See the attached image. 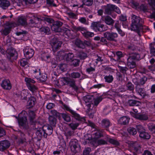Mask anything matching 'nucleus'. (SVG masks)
I'll return each instance as SVG.
<instances>
[{"instance_id": "nucleus-1", "label": "nucleus", "mask_w": 155, "mask_h": 155, "mask_svg": "<svg viewBox=\"0 0 155 155\" xmlns=\"http://www.w3.org/2000/svg\"><path fill=\"white\" fill-rule=\"evenodd\" d=\"M131 24L130 29L131 30L136 31L139 36H141L140 32L143 28V20L139 16L132 14L131 15Z\"/></svg>"}, {"instance_id": "nucleus-2", "label": "nucleus", "mask_w": 155, "mask_h": 155, "mask_svg": "<svg viewBox=\"0 0 155 155\" xmlns=\"http://www.w3.org/2000/svg\"><path fill=\"white\" fill-rule=\"evenodd\" d=\"M27 114L26 111H22L19 114L18 119V122L19 126L25 129H27L28 127L27 117L25 115H22L23 114Z\"/></svg>"}, {"instance_id": "nucleus-3", "label": "nucleus", "mask_w": 155, "mask_h": 155, "mask_svg": "<svg viewBox=\"0 0 155 155\" xmlns=\"http://www.w3.org/2000/svg\"><path fill=\"white\" fill-rule=\"evenodd\" d=\"M91 27L94 31L97 32H103L106 31L108 29V27L99 21L93 22L92 23Z\"/></svg>"}, {"instance_id": "nucleus-4", "label": "nucleus", "mask_w": 155, "mask_h": 155, "mask_svg": "<svg viewBox=\"0 0 155 155\" xmlns=\"http://www.w3.org/2000/svg\"><path fill=\"white\" fill-rule=\"evenodd\" d=\"M63 23L59 21H56L54 22L52 24L51 27V29L52 31L55 32H61L62 31H70V29L66 28H61V27Z\"/></svg>"}, {"instance_id": "nucleus-5", "label": "nucleus", "mask_w": 155, "mask_h": 155, "mask_svg": "<svg viewBox=\"0 0 155 155\" xmlns=\"http://www.w3.org/2000/svg\"><path fill=\"white\" fill-rule=\"evenodd\" d=\"M63 107L64 108L70 112L72 115L75 119L80 121L84 122L85 120V118L84 117H81L75 111L70 109L69 107L67 105L64 104Z\"/></svg>"}, {"instance_id": "nucleus-6", "label": "nucleus", "mask_w": 155, "mask_h": 155, "mask_svg": "<svg viewBox=\"0 0 155 155\" xmlns=\"http://www.w3.org/2000/svg\"><path fill=\"white\" fill-rule=\"evenodd\" d=\"M104 133V130L103 129L99 128L96 129L92 134L94 141H95L96 140L103 137Z\"/></svg>"}, {"instance_id": "nucleus-7", "label": "nucleus", "mask_w": 155, "mask_h": 155, "mask_svg": "<svg viewBox=\"0 0 155 155\" xmlns=\"http://www.w3.org/2000/svg\"><path fill=\"white\" fill-rule=\"evenodd\" d=\"M104 36L107 40L110 41H115L116 38L118 37L116 33L107 31L104 33Z\"/></svg>"}, {"instance_id": "nucleus-8", "label": "nucleus", "mask_w": 155, "mask_h": 155, "mask_svg": "<svg viewBox=\"0 0 155 155\" xmlns=\"http://www.w3.org/2000/svg\"><path fill=\"white\" fill-rule=\"evenodd\" d=\"M24 54L27 59H30L32 58L34 54V50L33 49L26 47L23 49Z\"/></svg>"}, {"instance_id": "nucleus-9", "label": "nucleus", "mask_w": 155, "mask_h": 155, "mask_svg": "<svg viewBox=\"0 0 155 155\" xmlns=\"http://www.w3.org/2000/svg\"><path fill=\"white\" fill-rule=\"evenodd\" d=\"M62 44V42L58 41L56 38H53L51 41V45L53 50L54 51H56L59 47H61Z\"/></svg>"}, {"instance_id": "nucleus-10", "label": "nucleus", "mask_w": 155, "mask_h": 155, "mask_svg": "<svg viewBox=\"0 0 155 155\" xmlns=\"http://www.w3.org/2000/svg\"><path fill=\"white\" fill-rule=\"evenodd\" d=\"M10 146V142L7 140L0 141V151H4L8 148Z\"/></svg>"}, {"instance_id": "nucleus-11", "label": "nucleus", "mask_w": 155, "mask_h": 155, "mask_svg": "<svg viewBox=\"0 0 155 155\" xmlns=\"http://www.w3.org/2000/svg\"><path fill=\"white\" fill-rule=\"evenodd\" d=\"M69 146L71 151L74 153H76L79 150V145L75 140H71L69 143Z\"/></svg>"}, {"instance_id": "nucleus-12", "label": "nucleus", "mask_w": 155, "mask_h": 155, "mask_svg": "<svg viewBox=\"0 0 155 155\" xmlns=\"http://www.w3.org/2000/svg\"><path fill=\"white\" fill-rule=\"evenodd\" d=\"M84 144L90 143L94 145L96 143V141H94L92 136L90 134H85L84 136Z\"/></svg>"}, {"instance_id": "nucleus-13", "label": "nucleus", "mask_w": 155, "mask_h": 155, "mask_svg": "<svg viewBox=\"0 0 155 155\" xmlns=\"http://www.w3.org/2000/svg\"><path fill=\"white\" fill-rule=\"evenodd\" d=\"M134 84L136 85V92L141 96L142 97H144L146 94L144 89L140 87L138 82H135Z\"/></svg>"}, {"instance_id": "nucleus-14", "label": "nucleus", "mask_w": 155, "mask_h": 155, "mask_svg": "<svg viewBox=\"0 0 155 155\" xmlns=\"http://www.w3.org/2000/svg\"><path fill=\"white\" fill-rule=\"evenodd\" d=\"M1 87L4 89L10 90L12 88V85L10 81L5 79L2 81L1 83Z\"/></svg>"}, {"instance_id": "nucleus-15", "label": "nucleus", "mask_w": 155, "mask_h": 155, "mask_svg": "<svg viewBox=\"0 0 155 155\" xmlns=\"http://www.w3.org/2000/svg\"><path fill=\"white\" fill-rule=\"evenodd\" d=\"M132 147L137 153L139 154L142 153L143 151L140 145L137 142H133L131 143Z\"/></svg>"}, {"instance_id": "nucleus-16", "label": "nucleus", "mask_w": 155, "mask_h": 155, "mask_svg": "<svg viewBox=\"0 0 155 155\" xmlns=\"http://www.w3.org/2000/svg\"><path fill=\"white\" fill-rule=\"evenodd\" d=\"M115 5L111 4H108L104 6L105 14L109 15H111L112 13L114 12V8Z\"/></svg>"}, {"instance_id": "nucleus-17", "label": "nucleus", "mask_w": 155, "mask_h": 155, "mask_svg": "<svg viewBox=\"0 0 155 155\" xmlns=\"http://www.w3.org/2000/svg\"><path fill=\"white\" fill-rule=\"evenodd\" d=\"M66 85L72 87L75 91H77L78 89V87L76 85L75 81L70 78H67Z\"/></svg>"}, {"instance_id": "nucleus-18", "label": "nucleus", "mask_w": 155, "mask_h": 155, "mask_svg": "<svg viewBox=\"0 0 155 155\" xmlns=\"http://www.w3.org/2000/svg\"><path fill=\"white\" fill-rule=\"evenodd\" d=\"M93 99V97L90 95H87L84 97V100L86 104V105L88 108V110H89L90 109L91 105V103Z\"/></svg>"}, {"instance_id": "nucleus-19", "label": "nucleus", "mask_w": 155, "mask_h": 155, "mask_svg": "<svg viewBox=\"0 0 155 155\" xmlns=\"http://www.w3.org/2000/svg\"><path fill=\"white\" fill-rule=\"evenodd\" d=\"M71 29L72 31L74 32L81 31L84 36L85 34L87 31L84 28L80 26L77 27L74 25H72Z\"/></svg>"}, {"instance_id": "nucleus-20", "label": "nucleus", "mask_w": 155, "mask_h": 155, "mask_svg": "<svg viewBox=\"0 0 155 155\" xmlns=\"http://www.w3.org/2000/svg\"><path fill=\"white\" fill-rule=\"evenodd\" d=\"M41 22L40 17L34 16V19H31L30 20L29 24L32 27H36L37 24Z\"/></svg>"}, {"instance_id": "nucleus-21", "label": "nucleus", "mask_w": 155, "mask_h": 155, "mask_svg": "<svg viewBox=\"0 0 155 155\" xmlns=\"http://www.w3.org/2000/svg\"><path fill=\"white\" fill-rule=\"evenodd\" d=\"M128 58L130 59L133 61H138L142 58L140 54L136 53H129Z\"/></svg>"}, {"instance_id": "nucleus-22", "label": "nucleus", "mask_w": 155, "mask_h": 155, "mask_svg": "<svg viewBox=\"0 0 155 155\" xmlns=\"http://www.w3.org/2000/svg\"><path fill=\"white\" fill-rule=\"evenodd\" d=\"M6 53H7V57L10 58L17 56V52L14 49H9L6 51Z\"/></svg>"}, {"instance_id": "nucleus-23", "label": "nucleus", "mask_w": 155, "mask_h": 155, "mask_svg": "<svg viewBox=\"0 0 155 155\" xmlns=\"http://www.w3.org/2000/svg\"><path fill=\"white\" fill-rule=\"evenodd\" d=\"M103 21L106 24L109 25H113L114 22V20L109 16H104Z\"/></svg>"}, {"instance_id": "nucleus-24", "label": "nucleus", "mask_w": 155, "mask_h": 155, "mask_svg": "<svg viewBox=\"0 0 155 155\" xmlns=\"http://www.w3.org/2000/svg\"><path fill=\"white\" fill-rule=\"evenodd\" d=\"M129 120L130 119L127 117H123L118 120V122L121 125H125L128 123Z\"/></svg>"}, {"instance_id": "nucleus-25", "label": "nucleus", "mask_w": 155, "mask_h": 155, "mask_svg": "<svg viewBox=\"0 0 155 155\" xmlns=\"http://www.w3.org/2000/svg\"><path fill=\"white\" fill-rule=\"evenodd\" d=\"M10 5L9 2L7 0H0V7L6 9Z\"/></svg>"}, {"instance_id": "nucleus-26", "label": "nucleus", "mask_w": 155, "mask_h": 155, "mask_svg": "<svg viewBox=\"0 0 155 155\" xmlns=\"http://www.w3.org/2000/svg\"><path fill=\"white\" fill-rule=\"evenodd\" d=\"M35 114L33 111L29 110L28 111V118L31 124H33L34 122Z\"/></svg>"}, {"instance_id": "nucleus-27", "label": "nucleus", "mask_w": 155, "mask_h": 155, "mask_svg": "<svg viewBox=\"0 0 155 155\" xmlns=\"http://www.w3.org/2000/svg\"><path fill=\"white\" fill-rule=\"evenodd\" d=\"M74 44L78 48L82 49L84 48V45L83 44V42L80 39H76L74 41Z\"/></svg>"}, {"instance_id": "nucleus-28", "label": "nucleus", "mask_w": 155, "mask_h": 155, "mask_svg": "<svg viewBox=\"0 0 155 155\" xmlns=\"http://www.w3.org/2000/svg\"><path fill=\"white\" fill-rule=\"evenodd\" d=\"M127 64L128 67L130 68H134L136 66L135 61L130 58H127Z\"/></svg>"}, {"instance_id": "nucleus-29", "label": "nucleus", "mask_w": 155, "mask_h": 155, "mask_svg": "<svg viewBox=\"0 0 155 155\" xmlns=\"http://www.w3.org/2000/svg\"><path fill=\"white\" fill-rule=\"evenodd\" d=\"M17 23L18 25H25L27 24L26 18L25 17L21 16L18 18Z\"/></svg>"}, {"instance_id": "nucleus-30", "label": "nucleus", "mask_w": 155, "mask_h": 155, "mask_svg": "<svg viewBox=\"0 0 155 155\" xmlns=\"http://www.w3.org/2000/svg\"><path fill=\"white\" fill-rule=\"evenodd\" d=\"M48 120L50 124L52 126H55L56 124V118L54 116H50Z\"/></svg>"}, {"instance_id": "nucleus-31", "label": "nucleus", "mask_w": 155, "mask_h": 155, "mask_svg": "<svg viewBox=\"0 0 155 155\" xmlns=\"http://www.w3.org/2000/svg\"><path fill=\"white\" fill-rule=\"evenodd\" d=\"M135 117L140 120H146L148 119V116L145 114H137L135 115Z\"/></svg>"}, {"instance_id": "nucleus-32", "label": "nucleus", "mask_w": 155, "mask_h": 155, "mask_svg": "<svg viewBox=\"0 0 155 155\" xmlns=\"http://www.w3.org/2000/svg\"><path fill=\"white\" fill-rule=\"evenodd\" d=\"M35 98L32 97H30L27 102V104L30 107H33L35 104Z\"/></svg>"}, {"instance_id": "nucleus-33", "label": "nucleus", "mask_w": 155, "mask_h": 155, "mask_svg": "<svg viewBox=\"0 0 155 155\" xmlns=\"http://www.w3.org/2000/svg\"><path fill=\"white\" fill-rule=\"evenodd\" d=\"M45 134H43L44 137L46 138L47 135H50L53 132L52 128L51 126H49L47 127V130L45 129Z\"/></svg>"}, {"instance_id": "nucleus-34", "label": "nucleus", "mask_w": 155, "mask_h": 155, "mask_svg": "<svg viewBox=\"0 0 155 155\" xmlns=\"http://www.w3.org/2000/svg\"><path fill=\"white\" fill-rule=\"evenodd\" d=\"M139 136L140 137L145 139H149L150 138V136L148 133L144 131L140 132Z\"/></svg>"}, {"instance_id": "nucleus-35", "label": "nucleus", "mask_w": 155, "mask_h": 155, "mask_svg": "<svg viewBox=\"0 0 155 155\" xmlns=\"http://www.w3.org/2000/svg\"><path fill=\"white\" fill-rule=\"evenodd\" d=\"M47 127L46 126H44L43 127V130L39 129L38 130L36 133L37 135L39 137H41L42 136L43 134H45V128Z\"/></svg>"}, {"instance_id": "nucleus-36", "label": "nucleus", "mask_w": 155, "mask_h": 155, "mask_svg": "<svg viewBox=\"0 0 155 155\" xmlns=\"http://www.w3.org/2000/svg\"><path fill=\"white\" fill-rule=\"evenodd\" d=\"M67 78H63L59 79L58 81V85H66Z\"/></svg>"}, {"instance_id": "nucleus-37", "label": "nucleus", "mask_w": 155, "mask_h": 155, "mask_svg": "<svg viewBox=\"0 0 155 155\" xmlns=\"http://www.w3.org/2000/svg\"><path fill=\"white\" fill-rule=\"evenodd\" d=\"M104 79L106 82L109 83L112 82L114 80L113 76L110 74L108 75L104 76Z\"/></svg>"}, {"instance_id": "nucleus-38", "label": "nucleus", "mask_w": 155, "mask_h": 155, "mask_svg": "<svg viewBox=\"0 0 155 155\" xmlns=\"http://www.w3.org/2000/svg\"><path fill=\"white\" fill-rule=\"evenodd\" d=\"M61 117L64 120L67 122H69L71 120V118L70 115L65 113L61 114Z\"/></svg>"}, {"instance_id": "nucleus-39", "label": "nucleus", "mask_w": 155, "mask_h": 155, "mask_svg": "<svg viewBox=\"0 0 155 155\" xmlns=\"http://www.w3.org/2000/svg\"><path fill=\"white\" fill-rule=\"evenodd\" d=\"M69 18L73 19H77L78 14L74 13L72 12H67V13Z\"/></svg>"}, {"instance_id": "nucleus-40", "label": "nucleus", "mask_w": 155, "mask_h": 155, "mask_svg": "<svg viewBox=\"0 0 155 155\" xmlns=\"http://www.w3.org/2000/svg\"><path fill=\"white\" fill-rule=\"evenodd\" d=\"M102 126L104 127L107 128L109 126L110 122L108 120L104 119L102 120Z\"/></svg>"}, {"instance_id": "nucleus-41", "label": "nucleus", "mask_w": 155, "mask_h": 155, "mask_svg": "<svg viewBox=\"0 0 155 155\" xmlns=\"http://www.w3.org/2000/svg\"><path fill=\"white\" fill-rule=\"evenodd\" d=\"M127 89L128 90L133 91L134 90V85L130 82H128L126 84Z\"/></svg>"}, {"instance_id": "nucleus-42", "label": "nucleus", "mask_w": 155, "mask_h": 155, "mask_svg": "<svg viewBox=\"0 0 155 155\" xmlns=\"http://www.w3.org/2000/svg\"><path fill=\"white\" fill-rule=\"evenodd\" d=\"M10 29L9 28H5L3 30H2L0 32L2 35H7L10 32Z\"/></svg>"}, {"instance_id": "nucleus-43", "label": "nucleus", "mask_w": 155, "mask_h": 155, "mask_svg": "<svg viewBox=\"0 0 155 155\" xmlns=\"http://www.w3.org/2000/svg\"><path fill=\"white\" fill-rule=\"evenodd\" d=\"M128 132L131 135H134L136 134L137 131L136 129L133 127H130L127 129Z\"/></svg>"}, {"instance_id": "nucleus-44", "label": "nucleus", "mask_w": 155, "mask_h": 155, "mask_svg": "<svg viewBox=\"0 0 155 155\" xmlns=\"http://www.w3.org/2000/svg\"><path fill=\"white\" fill-rule=\"evenodd\" d=\"M82 3L85 5L90 6H91L93 4V0H81Z\"/></svg>"}, {"instance_id": "nucleus-45", "label": "nucleus", "mask_w": 155, "mask_h": 155, "mask_svg": "<svg viewBox=\"0 0 155 155\" xmlns=\"http://www.w3.org/2000/svg\"><path fill=\"white\" fill-rule=\"evenodd\" d=\"M27 86L28 89L32 92L36 91L37 89V87L32 84H28Z\"/></svg>"}, {"instance_id": "nucleus-46", "label": "nucleus", "mask_w": 155, "mask_h": 155, "mask_svg": "<svg viewBox=\"0 0 155 155\" xmlns=\"http://www.w3.org/2000/svg\"><path fill=\"white\" fill-rule=\"evenodd\" d=\"M81 76V74L79 72H73L72 73L70 77L72 78H79Z\"/></svg>"}, {"instance_id": "nucleus-47", "label": "nucleus", "mask_w": 155, "mask_h": 155, "mask_svg": "<svg viewBox=\"0 0 155 155\" xmlns=\"http://www.w3.org/2000/svg\"><path fill=\"white\" fill-rule=\"evenodd\" d=\"M97 143L98 145H105L107 144V141L104 140L103 139H97L96 140Z\"/></svg>"}, {"instance_id": "nucleus-48", "label": "nucleus", "mask_w": 155, "mask_h": 155, "mask_svg": "<svg viewBox=\"0 0 155 155\" xmlns=\"http://www.w3.org/2000/svg\"><path fill=\"white\" fill-rule=\"evenodd\" d=\"M79 125V124L77 123H71L69 124V126L73 130H75Z\"/></svg>"}, {"instance_id": "nucleus-49", "label": "nucleus", "mask_w": 155, "mask_h": 155, "mask_svg": "<svg viewBox=\"0 0 155 155\" xmlns=\"http://www.w3.org/2000/svg\"><path fill=\"white\" fill-rule=\"evenodd\" d=\"M147 7L145 4H142L139 6L138 10L142 11L144 12H146L147 11Z\"/></svg>"}, {"instance_id": "nucleus-50", "label": "nucleus", "mask_w": 155, "mask_h": 155, "mask_svg": "<svg viewBox=\"0 0 155 155\" xmlns=\"http://www.w3.org/2000/svg\"><path fill=\"white\" fill-rule=\"evenodd\" d=\"M118 67L120 72L123 74H126V71L128 70V68L126 67H122L118 65Z\"/></svg>"}, {"instance_id": "nucleus-51", "label": "nucleus", "mask_w": 155, "mask_h": 155, "mask_svg": "<svg viewBox=\"0 0 155 155\" xmlns=\"http://www.w3.org/2000/svg\"><path fill=\"white\" fill-rule=\"evenodd\" d=\"M153 45L154 44L151 43L150 45V53L151 55L155 56V48Z\"/></svg>"}, {"instance_id": "nucleus-52", "label": "nucleus", "mask_w": 155, "mask_h": 155, "mask_svg": "<svg viewBox=\"0 0 155 155\" xmlns=\"http://www.w3.org/2000/svg\"><path fill=\"white\" fill-rule=\"evenodd\" d=\"M40 21H45L49 23H51L53 21V20L51 18L45 17H42L40 16Z\"/></svg>"}, {"instance_id": "nucleus-53", "label": "nucleus", "mask_w": 155, "mask_h": 155, "mask_svg": "<svg viewBox=\"0 0 155 155\" xmlns=\"http://www.w3.org/2000/svg\"><path fill=\"white\" fill-rule=\"evenodd\" d=\"M40 31L48 34L49 33L50 29L48 27H43L40 28Z\"/></svg>"}, {"instance_id": "nucleus-54", "label": "nucleus", "mask_w": 155, "mask_h": 155, "mask_svg": "<svg viewBox=\"0 0 155 155\" xmlns=\"http://www.w3.org/2000/svg\"><path fill=\"white\" fill-rule=\"evenodd\" d=\"M47 4L49 6L56 7L57 5L53 0H46Z\"/></svg>"}, {"instance_id": "nucleus-55", "label": "nucleus", "mask_w": 155, "mask_h": 155, "mask_svg": "<svg viewBox=\"0 0 155 155\" xmlns=\"http://www.w3.org/2000/svg\"><path fill=\"white\" fill-rule=\"evenodd\" d=\"M108 141L110 143L116 146H118L119 145V142L117 140L113 139H109Z\"/></svg>"}, {"instance_id": "nucleus-56", "label": "nucleus", "mask_w": 155, "mask_h": 155, "mask_svg": "<svg viewBox=\"0 0 155 155\" xmlns=\"http://www.w3.org/2000/svg\"><path fill=\"white\" fill-rule=\"evenodd\" d=\"M28 60L27 58H22L20 61V64L22 67H24L28 64Z\"/></svg>"}, {"instance_id": "nucleus-57", "label": "nucleus", "mask_w": 155, "mask_h": 155, "mask_svg": "<svg viewBox=\"0 0 155 155\" xmlns=\"http://www.w3.org/2000/svg\"><path fill=\"white\" fill-rule=\"evenodd\" d=\"M138 101L134 100H130L128 101L127 103L130 106H134L136 105Z\"/></svg>"}, {"instance_id": "nucleus-58", "label": "nucleus", "mask_w": 155, "mask_h": 155, "mask_svg": "<svg viewBox=\"0 0 155 155\" xmlns=\"http://www.w3.org/2000/svg\"><path fill=\"white\" fill-rule=\"evenodd\" d=\"M78 56L81 59H84L87 57L86 54L82 52H80Z\"/></svg>"}, {"instance_id": "nucleus-59", "label": "nucleus", "mask_w": 155, "mask_h": 155, "mask_svg": "<svg viewBox=\"0 0 155 155\" xmlns=\"http://www.w3.org/2000/svg\"><path fill=\"white\" fill-rule=\"evenodd\" d=\"M64 134L65 136L67 137V138H68L74 134V132L71 130H68L67 131H65Z\"/></svg>"}, {"instance_id": "nucleus-60", "label": "nucleus", "mask_w": 155, "mask_h": 155, "mask_svg": "<svg viewBox=\"0 0 155 155\" xmlns=\"http://www.w3.org/2000/svg\"><path fill=\"white\" fill-rule=\"evenodd\" d=\"M150 130L153 132H155V125L152 124H149L148 125Z\"/></svg>"}, {"instance_id": "nucleus-61", "label": "nucleus", "mask_w": 155, "mask_h": 155, "mask_svg": "<svg viewBox=\"0 0 155 155\" xmlns=\"http://www.w3.org/2000/svg\"><path fill=\"white\" fill-rule=\"evenodd\" d=\"M102 99L101 97H99L95 99L94 101V105L97 106L99 103L102 101Z\"/></svg>"}, {"instance_id": "nucleus-62", "label": "nucleus", "mask_w": 155, "mask_h": 155, "mask_svg": "<svg viewBox=\"0 0 155 155\" xmlns=\"http://www.w3.org/2000/svg\"><path fill=\"white\" fill-rule=\"evenodd\" d=\"M86 71L89 74L92 73L93 72L95 71V68L90 66L86 68Z\"/></svg>"}, {"instance_id": "nucleus-63", "label": "nucleus", "mask_w": 155, "mask_h": 155, "mask_svg": "<svg viewBox=\"0 0 155 155\" xmlns=\"http://www.w3.org/2000/svg\"><path fill=\"white\" fill-rule=\"evenodd\" d=\"M131 5L133 8L137 9L138 10L140 6L139 4L138 3L135 2H132Z\"/></svg>"}, {"instance_id": "nucleus-64", "label": "nucleus", "mask_w": 155, "mask_h": 155, "mask_svg": "<svg viewBox=\"0 0 155 155\" xmlns=\"http://www.w3.org/2000/svg\"><path fill=\"white\" fill-rule=\"evenodd\" d=\"M148 2L152 9L155 8V0H148Z\"/></svg>"}]
</instances>
